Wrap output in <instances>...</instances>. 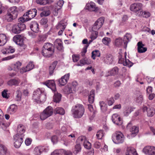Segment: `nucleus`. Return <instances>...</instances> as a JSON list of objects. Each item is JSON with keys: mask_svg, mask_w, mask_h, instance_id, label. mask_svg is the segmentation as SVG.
I'll use <instances>...</instances> for the list:
<instances>
[{"mask_svg": "<svg viewBox=\"0 0 155 155\" xmlns=\"http://www.w3.org/2000/svg\"><path fill=\"white\" fill-rule=\"evenodd\" d=\"M60 154H64L65 155H72V153L70 150L63 149L58 150Z\"/></svg>", "mask_w": 155, "mask_h": 155, "instance_id": "44", "label": "nucleus"}, {"mask_svg": "<svg viewBox=\"0 0 155 155\" xmlns=\"http://www.w3.org/2000/svg\"><path fill=\"white\" fill-rule=\"evenodd\" d=\"M51 13L50 11L49 10H43L40 13L41 17L47 16H48Z\"/></svg>", "mask_w": 155, "mask_h": 155, "instance_id": "52", "label": "nucleus"}, {"mask_svg": "<svg viewBox=\"0 0 155 155\" xmlns=\"http://www.w3.org/2000/svg\"><path fill=\"white\" fill-rule=\"evenodd\" d=\"M49 150L48 146H38L35 148L34 153L35 155H40L42 152H47Z\"/></svg>", "mask_w": 155, "mask_h": 155, "instance_id": "6", "label": "nucleus"}, {"mask_svg": "<svg viewBox=\"0 0 155 155\" xmlns=\"http://www.w3.org/2000/svg\"><path fill=\"white\" fill-rule=\"evenodd\" d=\"M111 41L110 38L107 37H105L103 38L102 42L103 44L105 45H108L109 43Z\"/></svg>", "mask_w": 155, "mask_h": 155, "instance_id": "56", "label": "nucleus"}, {"mask_svg": "<svg viewBox=\"0 0 155 155\" xmlns=\"http://www.w3.org/2000/svg\"><path fill=\"white\" fill-rule=\"evenodd\" d=\"M64 91L67 94H69L73 93L74 91L72 87H66L64 89Z\"/></svg>", "mask_w": 155, "mask_h": 155, "instance_id": "61", "label": "nucleus"}, {"mask_svg": "<svg viewBox=\"0 0 155 155\" xmlns=\"http://www.w3.org/2000/svg\"><path fill=\"white\" fill-rule=\"evenodd\" d=\"M78 140L81 143H84L87 140L86 137L84 136H81L78 138Z\"/></svg>", "mask_w": 155, "mask_h": 155, "instance_id": "63", "label": "nucleus"}, {"mask_svg": "<svg viewBox=\"0 0 155 155\" xmlns=\"http://www.w3.org/2000/svg\"><path fill=\"white\" fill-rule=\"evenodd\" d=\"M102 58V60L104 62L108 64H112L113 63L114 60L113 56L110 54H106L105 57Z\"/></svg>", "mask_w": 155, "mask_h": 155, "instance_id": "10", "label": "nucleus"}, {"mask_svg": "<svg viewBox=\"0 0 155 155\" xmlns=\"http://www.w3.org/2000/svg\"><path fill=\"white\" fill-rule=\"evenodd\" d=\"M104 136V134L103 130H100L97 132L96 134V136L98 139H101Z\"/></svg>", "mask_w": 155, "mask_h": 155, "instance_id": "55", "label": "nucleus"}, {"mask_svg": "<svg viewBox=\"0 0 155 155\" xmlns=\"http://www.w3.org/2000/svg\"><path fill=\"white\" fill-rule=\"evenodd\" d=\"M44 84L50 88L53 91H56V86L54 81L53 80H48L45 82Z\"/></svg>", "mask_w": 155, "mask_h": 155, "instance_id": "19", "label": "nucleus"}, {"mask_svg": "<svg viewBox=\"0 0 155 155\" xmlns=\"http://www.w3.org/2000/svg\"><path fill=\"white\" fill-rule=\"evenodd\" d=\"M48 21V19L47 18H42L40 20V23L42 25H45V27H47L48 26L47 25V23Z\"/></svg>", "mask_w": 155, "mask_h": 155, "instance_id": "62", "label": "nucleus"}, {"mask_svg": "<svg viewBox=\"0 0 155 155\" xmlns=\"http://www.w3.org/2000/svg\"><path fill=\"white\" fill-rule=\"evenodd\" d=\"M137 15L138 16H142L143 17L146 18H147L149 17L150 15V14L149 12H147L146 11L143 12L141 11L137 13Z\"/></svg>", "mask_w": 155, "mask_h": 155, "instance_id": "39", "label": "nucleus"}, {"mask_svg": "<svg viewBox=\"0 0 155 155\" xmlns=\"http://www.w3.org/2000/svg\"><path fill=\"white\" fill-rule=\"evenodd\" d=\"M43 49L48 51L52 50L54 51V47L53 44L50 43H45L43 46Z\"/></svg>", "mask_w": 155, "mask_h": 155, "instance_id": "32", "label": "nucleus"}, {"mask_svg": "<svg viewBox=\"0 0 155 155\" xmlns=\"http://www.w3.org/2000/svg\"><path fill=\"white\" fill-rule=\"evenodd\" d=\"M83 144L84 147L87 149H90L91 148V144L87 140L84 142Z\"/></svg>", "mask_w": 155, "mask_h": 155, "instance_id": "59", "label": "nucleus"}, {"mask_svg": "<svg viewBox=\"0 0 155 155\" xmlns=\"http://www.w3.org/2000/svg\"><path fill=\"white\" fill-rule=\"evenodd\" d=\"M137 155L136 150L132 147H128L127 148L125 155Z\"/></svg>", "mask_w": 155, "mask_h": 155, "instance_id": "24", "label": "nucleus"}, {"mask_svg": "<svg viewBox=\"0 0 155 155\" xmlns=\"http://www.w3.org/2000/svg\"><path fill=\"white\" fill-rule=\"evenodd\" d=\"M66 27L65 25H64L62 23H59L57 26V29H60V31L58 32V35H61L63 31L64 30Z\"/></svg>", "mask_w": 155, "mask_h": 155, "instance_id": "35", "label": "nucleus"}, {"mask_svg": "<svg viewBox=\"0 0 155 155\" xmlns=\"http://www.w3.org/2000/svg\"><path fill=\"white\" fill-rule=\"evenodd\" d=\"M137 46L138 52L142 53L147 51V48L143 47L144 46V45L142 43L141 41H139L137 43Z\"/></svg>", "mask_w": 155, "mask_h": 155, "instance_id": "21", "label": "nucleus"}, {"mask_svg": "<svg viewBox=\"0 0 155 155\" xmlns=\"http://www.w3.org/2000/svg\"><path fill=\"white\" fill-rule=\"evenodd\" d=\"M53 110L52 107L50 106H49L44 110L47 114L48 116L50 117L53 114Z\"/></svg>", "mask_w": 155, "mask_h": 155, "instance_id": "40", "label": "nucleus"}, {"mask_svg": "<svg viewBox=\"0 0 155 155\" xmlns=\"http://www.w3.org/2000/svg\"><path fill=\"white\" fill-rule=\"evenodd\" d=\"M112 138L113 142L117 144L122 143L124 140V137L123 134L120 131H117L113 134Z\"/></svg>", "mask_w": 155, "mask_h": 155, "instance_id": "3", "label": "nucleus"}, {"mask_svg": "<svg viewBox=\"0 0 155 155\" xmlns=\"http://www.w3.org/2000/svg\"><path fill=\"white\" fill-rule=\"evenodd\" d=\"M143 152L146 154L149 155H155V147H153L147 146L143 149Z\"/></svg>", "mask_w": 155, "mask_h": 155, "instance_id": "11", "label": "nucleus"}, {"mask_svg": "<svg viewBox=\"0 0 155 155\" xmlns=\"http://www.w3.org/2000/svg\"><path fill=\"white\" fill-rule=\"evenodd\" d=\"M88 108L89 111L92 113V116L90 118V119L91 120H92L95 116L94 114L96 113V111H94L93 107L90 104H88Z\"/></svg>", "mask_w": 155, "mask_h": 155, "instance_id": "43", "label": "nucleus"}, {"mask_svg": "<svg viewBox=\"0 0 155 155\" xmlns=\"http://www.w3.org/2000/svg\"><path fill=\"white\" fill-rule=\"evenodd\" d=\"M101 110L103 112H104L107 110V105L103 101H101L99 103Z\"/></svg>", "mask_w": 155, "mask_h": 155, "instance_id": "47", "label": "nucleus"}, {"mask_svg": "<svg viewBox=\"0 0 155 155\" xmlns=\"http://www.w3.org/2000/svg\"><path fill=\"white\" fill-rule=\"evenodd\" d=\"M85 8L90 11H97L99 8L98 7H96L95 3L92 2L86 4Z\"/></svg>", "mask_w": 155, "mask_h": 155, "instance_id": "13", "label": "nucleus"}, {"mask_svg": "<svg viewBox=\"0 0 155 155\" xmlns=\"http://www.w3.org/2000/svg\"><path fill=\"white\" fill-rule=\"evenodd\" d=\"M36 2L40 5H45L49 2L48 0H36Z\"/></svg>", "mask_w": 155, "mask_h": 155, "instance_id": "60", "label": "nucleus"}, {"mask_svg": "<svg viewBox=\"0 0 155 155\" xmlns=\"http://www.w3.org/2000/svg\"><path fill=\"white\" fill-rule=\"evenodd\" d=\"M37 13L36 9L34 8L30 9L25 14L29 20L35 17Z\"/></svg>", "mask_w": 155, "mask_h": 155, "instance_id": "15", "label": "nucleus"}, {"mask_svg": "<svg viewBox=\"0 0 155 155\" xmlns=\"http://www.w3.org/2000/svg\"><path fill=\"white\" fill-rule=\"evenodd\" d=\"M23 136H19L18 134H15L14 136V145L16 148H19L23 142Z\"/></svg>", "mask_w": 155, "mask_h": 155, "instance_id": "7", "label": "nucleus"}, {"mask_svg": "<svg viewBox=\"0 0 155 155\" xmlns=\"http://www.w3.org/2000/svg\"><path fill=\"white\" fill-rule=\"evenodd\" d=\"M49 117L44 110L40 114V118L41 120H44Z\"/></svg>", "mask_w": 155, "mask_h": 155, "instance_id": "51", "label": "nucleus"}, {"mask_svg": "<svg viewBox=\"0 0 155 155\" xmlns=\"http://www.w3.org/2000/svg\"><path fill=\"white\" fill-rule=\"evenodd\" d=\"M131 38V35L130 34L127 33L125 36H124L123 41L124 44L126 45V48L127 47V44Z\"/></svg>", "mask_w": 155, "mask_h": 155, "instance_id": "37", "label": "nucleus"}, {"mask_svg": "<svg viewBox=\"0 0 155 155\" xmlns=\"http://www.w3.org/2000/svg\"><path fill=\"white\" fill-rule=\"evenodd\" d=\"M142 7V4L140 3H135L132 4L130 5V9L131 11L138 13L141 11Z\"/></svg>", "mask_w": 155, "mask_h": 155, "instance_id": "8", "label": "nucleus"}, {"mask_svg": "<svg viewBox=\"0 0 155 155\" xmlns=\"http://www.w3.org/2000/svg\"><path fill=\"white\" fill-rule=\"evenodd\" d=\"M26 127L25 126L22 124H20L18 126L17 128V133L16 134H18V136H23L24 137V133L25 131Z\"/></svg>", "mask_w": 155, "mask_h": 155, "instance_id": "20", "label": "nucleus"}, {"mask_svg": "<svg viewBox=\"0 0 155 155\" xmlns=\"http://www.w3.org/2000/svg\"><path fill=\"white\" fill-rule=\"evenodd\" d=\"M81 147L80 144H77L75 146L74 150L73 151L75 154H77L81 151Z\"/></svg>", "mask_w": 155, "mask_h": 155, "instance_id": "49", "label": "nucleus"}, {"mask_svg": "<svg viewBox=\"0 0 155 155\" xmlns=\"http://www.w3.org/2000/svg\"><path fill=\"white\" fill-rule=\"evenodd\" d=\"M101 55V53L98 50H95L93 51L92 52V58L95 59L96 57H100Z\"/></svg>", "mask_w": 155, "mask_h": 155, "instance_id": "42", "label": "nucleus"}, {"mask_svg": "<svg viewBox=\"0 0 155 155\" xmlns=\"http://www.w3.org/2000/svg\"><path fill=\"white\" fill-rule=\"evenodd\" d=\"M70 77V74H67L61 77V78L58 80V82L60 85L64 86L66 84L68 81Z\"/></svg>", "mask_w": 155, "mask_h": 155, "instance_id": "17", "label": "nucleus"}, {"mask_svg": "<svg viewBox=\"0 0 155 155\" xmlns=\"http://www.w3.org/2000/svg\"><path fill=\"white\" fill-rule=\"evenodd\" d=\"M130 131L132 134H136L138 132V128L136 126H134L130 129Z\"/></svg>", "mask_w": 155, "mask_h": 155, "instance_id": "54", "label": "nucleus"}, {"mask_svg": "<svg viewBox=\"0 0 155 155\" xmlns=\"http://www.w3.org/2000/svg\"><path fill=\"white\" fill-rule=\"evenodd\" d=\"M84 106L80 104H77L72 107L71 112L73 117L74 118H81L84 112Z\"/></svg>", "mask_w": 155, "mask_h": 155, "instance_id": "2", "label": "nucleus"}, {"mask_svg": "<svg viewBox=\"0 0 155 155\" xmlns=\"http://www.w3.org/2000/svg\"><path fill=\"white\" fill-rule=\"evenodd\" d=\"M0 126L3 130H5L7 127L8 125L5 124L3 120V117L2 118H0Z\"/></svg>", "mask_w": 155, "mask_h": 155, "instance_id": "53", "label": "nucleus"}, {"mask_svg": "<svg viewBox=\"0 0 155 155\" xmlns=\"http://www.w3.org/2000/svg\"><path fill=\"white\" fill-rule=\"evenodd\" d=\"M94 93L95 91L94 90H92L90 91L89 95L88 97V101L90 104H92L94 102Z\"/></svg>", "mask_w": 155, "mask_h": 155, "instance_id": "34", "label": "nucleus"}, {"mask_svg": "<svg viewBox=\"0 0 155 155\" xmlns=\"http://www.w3.org/2000/svg\"><path fill=\"white\" fill-rule=\"evenodd\" d=\"M123 40L121 38H118L115 40V45L117 46H119L122 44Z\"/></svg>", "mask_w": 155, "mask_h": 155, "instance_id": "58", "label": "nucleus"}, {"mask_svg": "<svg viewBox=\"0 0 155 155\" xmlns=\"http://www.w3.org/2000/svg\"><path fill=\"white\" fill-rule=\"evenodd\" d=\"M61 94L57 92H55L53 96V100L54 102H59L61 100Z\"/></svg>", "mask_w": 155, "mask_h": 155, "instance_id": "38", "label": "nucleus"}, {"mask_svg": "<svg viewBox=\"0 0 155 155\" xmlns=\"http://www.w3.org/2000/svg\"><path fill=\"white\" fill-rule=\"evenodd\" d=\"M46 98V94L42 89L38 88L34 92L33 99L37 103L44 102Z\"/></svg>", "mask_w": 155, "mask_h": 155, "instance_id": "1", "label": "nucleus"}, {"mask_svg": "<svg viewBox=\"0 0 155 155\" xmlns=\"http://www.w3.org/2000/svg\"><path fill=\"white\" fill-rule=\"evenodd\" d=\"M34 67V65L33 62H30L27 64L26 67H23L20 69V73L21 74H23L31 70Z\"/></svg>", "mask_w": 155, "mask_h": 155, "instance_id": "12", "label": "nucleus"}, {"mask_svg": "<svg viewBox=\"0 0 155 155\" xmlns=\"http://www.w3.org/2000/svg\"><path fill=\"white\" fill-rule=\"evenodd\" d=\"M26 28V26L23 23H18L12 27V31L14 34H19Z\"/></svg>", "mask_w": 155, "mask_h": 155, "instance_id": "4", "label": "nucleus"}, {"mask_svg": "<svg viewBox=\"0 0 155 155\" xmlns=\"http://www.w3.org/2000/svg\"><path fill=\"white\" fill-rule=\"evenodd\" d=\"M126 52L124 53L125 58L122 57V56L120 55L119 57L118 62L119 63L123 64L124 66H127L128 67H130L132 66L133 63L131 62L129 59H126Z\"/></svg>", "mask_w": 155, "mask_h": 155, "instance_id": "5", "label": "nucleus"}, {"mask_svg": "<svg viewBox=\"0 0 155 155\" xmlns=\"http://www.w3.org/2000/svg\"><path fill=\"white\" fill-rule=\"evenodd\" d=\"M38 24L35 21L32 22L30 24L31 30L35 33H37L39 30Z\"/></svg>", "mask_w": 155, "mask_h": 155, "instance_id": "22", "label": "nucleus"}, {"mask_svg": "<svg viewBox=\"0 0 155 155\" xmlns=\"http://www.w3.org/2000/svg\"><path fill=\"white\" fill-rule=\"evenodd\" d=\"M91 61L84 59H81L77 64L78 66H82L85 64H88L91 63Z\"/></svg>", "mask_w": 155, "mask_h": 155, "instance_id": "41", "label": "nucleus"}, {"mask_svg": "<svg viewBox=\"0 0 155 155\" xmlns=\"http://www.w3.org/2000/svg\"><path fill=\"white\" fill-rule=\"evenodd\" d=\"M20 81L19 79H13L10 80L7 82L8 85L10 86L13 85L18 86Z\"/></svg>", "mask_w": 155, "mask_h": 155, "instance_id": "31", "label": "nucleus"}, {"mask_svg": "<svg viewBox=\"0 0 155 155\" xmlns=\"http://www.w3.org/2000/svg\"><path fill=\"white\" fill-rule=\"evenodd\" d=\"M8 154L6 147L4 145H0V155H8Z\"/></svg>", "mask_w": 155, "mask_h": 155, "instance_id": "36", "label": "nucleus"}, {"mask_svg": "<svg viewBox=\"0 0 155 155\" xmlns=\"http://www.w3.org/2000/svg\"><path fill=\"white\" fill-rule=\"evenodd\" d=\"M133 111L132 107L129 106H125L123 107V114L124 116H127Z\"/></svg>", "mask_w": 155, "mask_h": 155, "instance_id": "30", "label": "nucleus"}, {"mask_svg": "<svg viewBox=\"0 0 155 155\" xmlns=\"http://www.w3.org/2000/svg\"><path fill=\"white\" fill-rule=\"evenodd\" d=\"M7 41V38L5 35L4 34H0V46L4 45Z\"/></svg>", "mask_w": 155, "mask_h": 155, "instance_id": "29", "label": "nucleus"}, {"mask_svg": "<svg viewBox=\"0 0 155 155\" xmlns=\"http://www.w3.org/2000/svg\"><path fill=\"white\" fill-rule=\"evenodd\" d=\"M54 112H56L57 114L61 115H64L65 114L64 109L62 107H57L54 110Z\"/></svg>", "mask_w": 155, "mask_h": 155, "instance_id": "45", "label": "nucleus"}, {"mask_svg": "<svg viewBox=\"0 0 155 155\" xmlns=\"http://www.w3.org/2000/svg\"><path fill=\"white\" fill-rule=\"evenodd\" d=\"M70 128H67L65 127H62L61 128L62 131L66 135H68L69 134V133L70 132Z\"/></svg>", "mask_w": 155, "mask_h": 155, "instance_id": "64", "label": "nucleus"}, {"mask_svg": "<svg viewBox=\"0 0 155 155\" xmlns=\"http://www.w3.org/2000/svg\"><path fill=\"white\" fill-rule=\"evenodd\" d=\"M29 20L27 16L25 14L23 16L20 18L18 19V21L20 22L19 23H23L25 21H27Z\"/></svg>", "mask_w": 155, "mask_h": 155, "instance_id": "50", "label": "nucleus"}, {"mask_svg": "<svg viewBox=\"0 0 155 155\" xmlns=\"http://www.w3.org/2000/svg\"><path fill=\"white\" fill-rule=\"evenodd\" d=\"M104 21V17H101L99 18L95 22L93 27L94 31H96L99 29L103 25Z\"/></svg>", "mask_w": 155, "mask_h": 155, "instance_id": "9", "label": "nucleus"}, {"mask_svg": "<svg viewBox=\"0 0 155 155\" xmlns=\"http://www.w3.org/2000/svg\"><path fill=\"white\" fill-rule=\"evenodd\" d=\"M54 52V51L51 50L48 51L47 50L42 49V53L45 57L49 58L51 56Z\"/></svg>", "mask_w": 155, "mask_h": 155, "instance_id": "25", "label": "nucleus"}, {"mask_svg": "<svg viewBox=\"0 0 155 155\" xmlns=\"http://www.w3.org/2000/svg\"><path fill=\"white\" fill-rule=\"evenodd\" d=\"M119 69L117 67L113 68L109 71V73L111 75H114L117 74L118 72Z\"/></svg>", "mask_w": 155, "mask_h": 155, "instance_id": "48", "label": "nucleus"}, {"mask_svg": "<svg viewBox=\"0 0 155 155\" xmlns=\"http://www.w3.org/2000/svg\"><path fill=\"white\" fill-rule=\"evenodd\" d=\"M17 108V106L14 104L11 105L7 110V112L8 114H12L15 113Z\"/></svg>", "mask_w": 155, "mask_h": 155, "instance_id": "28", "label": "nucleus"}, {"mask_svg": "<svg viewBox=\"0 0 155 155\" xmlns=\"http://www.w3.org/2000/svg\"><path fill=\"white\" fill-rule=\"evenodd\" d=\"M58 61H55L53 62L49 67V73L50 75H52L53 72L56 67L58 64Z\"/></svg>", "mask_w": 155, "mask_h": 155, "instance_id": "33", "label": "nucleus"}, {"mask_svg": "<svg viewBox=\"0 0 155 155\" xmlns=\"http://www.w3.org/2000/svg\"><path fill=\"white\" fill-rule=\"evenodd\" d=\"M112 120L114 123L118 125H121L123 123L122 119L116 114L113 115Z\"/></svg>", "mask_w": 155, "mask_h": 155, "instance_id": "14", "label": "nucleus"}, {"mask_svg": "<svg viewBox=\"0 0 155 155\" xmlns=\"http://www.w3.org/2000/svg\"><path fill=\"white\" fill-rule=\"evenodd\" d=\"M3 19L6 21L10 22L15 19L16 18L14 17L9 13L7 12V13L3 17Z\"/></svg>", "mask_w": 155, "mask_h": 155, "instance_id": "27", "label": "nucleus"}, {"mask_svg": "<svg viewBox=\"0 0 155 155\" xmlns=\"http://www.w3.org/2000/svg\"><path fill=\"white\" fill-rule=\"evenodd\" d=\"M143 110L144 112L146 111L147 112V115L148 117H152L155 113L154 108L152 107H147L146 106H144L143 108Z\"/></svg>", "mask_w": 155, "mask_h": 155, "instance_id": "16", "label": "nucleus"}, {"mask_svg": "<svg viewBox=\"0 0 155 155\" xmlns=\"http://www.w3.org/2000/svg\"><path fill=\"white\" fill-rule=\"evenodd\" d=\"M16 100L17 101H19L21 98V92L19 90H17L16 92Z\"/></svg>", "mask_w": 155, "mask_h": 155, "instance_id": "57", "label": "nucleus"}, {"mask_svg": "<svg viewBox=\"0 0 155 155\" xmlns=\"http://www.w3.org/2000/svg\"><path fill=\"white\" fill-rule=\"evenodd\" d=\"M14 41L18 45L21 46V47H25V46L23 45V40L22 37L20 35H17L13 37Z\"/></svg>", "mask_w": 155, "mask_h": 155, "instance_id": "18", "label": "nucleus"}, {"mask_svg": "<svg viewBox=\"0 0 155 155\" xmlns=\"http://www.w3.org/2000/svg\"><path fill=\"white\" fill-rule=\"evenodd\" d=\"M54 45L59 51H61L63 49L62 42L60 39H56L54 42Z\"/></svg>", "mask_w": 155, "mask_h": 155, "instance_id": "23", "label": "nucleus"}, {"mask_svg": "<svg viewBox=\"0 0 155 155\" xmlns=\"http://www.w3.org/2000/svg\"><path fill=\"white\" fill-rule=\"evenodd\" d=\"M8 12L10 13L15 18H17L18 15V11L16 6H13L10 8Z\"/></svg>", "mask_w": 155, "mask_h": 155, "instance_id": "26", "label": "nucleus"}, {"mask_svg": "<svg viewBox=\"0 0 155 155\" xmlns=\"http://www.w3.org/2000/svg\"><path fill=\"white\" fill-rule=\"evenodd\" d=\"M21 65V63L19 61H17L15 63L12 64V67L14 68V69L15 71H18L19 69L20 68V67Z\"/></svg>", "mask_w": 155, "mask_h": 155, "instance_id": "46", "label": "nucleus"}]
</instances>
